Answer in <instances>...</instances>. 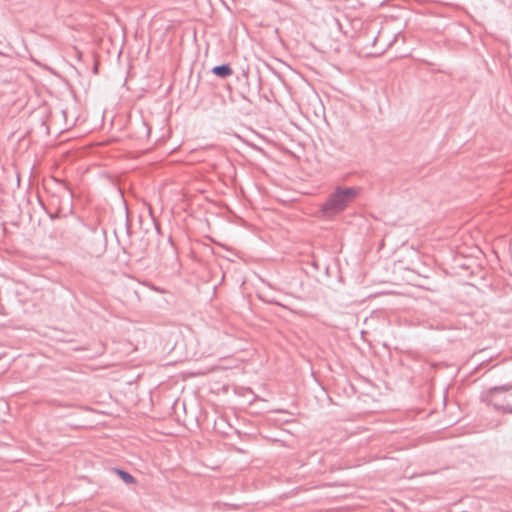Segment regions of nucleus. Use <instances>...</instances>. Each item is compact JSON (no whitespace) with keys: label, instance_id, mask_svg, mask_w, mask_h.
<instances>
[{"label":"nucleus","instance_id":"nucleus-5","mask_svg":"<svg viewBox=\"0 0 512 512\" xmlns=\"http://www.w3.org/2000/svg\"><path fill=\"white\" fill-rule=\"evenodd\" d=\"M511 412H512V409H511Z\"/></svg>","mask_w":512,"mask_h":512},{"label":"nucleus","instance_id":"nucleus-3","mask_svg":"<svg viewBox=\"0 0 512 512\" xmlns=\"http://www.w3.org/2000/svg\"><path fill=\"white\" fill-rule=\"evenodd\" d=\"M116 472L126 484H132L135 482L134 477L128 472L119 469H117Z\"/></svg>","mask_w":512,"mask_h":512},{"label":"nucleus","instance_id":"nucleus-4","mask_svg":"<svg viewBox=\"0 0 512 512\" xmlns=\"http://www.w3.org/2000/svg\"><path fill=\"white\" fill-rule=\"evenodd\" d=\"M509 388H512V385L511 386H503V387H494L492 388L490 391H489V394L491 397H493L497 392L499 391H506L508 390Z\"/></svg>","mask_w":512,"mask_h":512},{"label":"nucleus","instance_id":"nucleus-2","mask_svg":"<svg viewBox=\"0 0 512 512\" xmlns=\"http://www.w3.org/2000/svg\"><path fill=\"white\" fill-rule=\"evenodd\" d=\"M212 72L216 76L221 77V78H226V77L232 75V73H233L231 67L229 65H226V64L215 66L212 69Z\"/></svg>","mask_w":512,"mask_h":512},{"label":"nucleus","instance_id":"nucleus-1","mask_svg":"<svg viewBox=\"0 0 512 512\" xmlns=\"http://www.w3.org/2000/svg\"><path fill=\"white\" fill-rule=\"evenodd\" d=\"M357 187L337 186L322 204L321 211L325 217H333L344 211L358 197Z\"/></svg>","mask_w":512,"mask_h":512}]
</instances>
